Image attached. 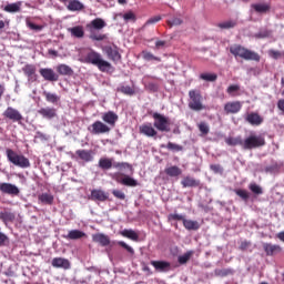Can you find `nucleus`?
I'll return each instance as SVG.
<instances>
[{
  "mask_svg": "<svg viewBox=\"0 0 284 284\" xmlns=\"http://www.w3.org/2000/svg\"><path fill=\"white\" fill-rule=\"evenodd\" d=\"M106 26L108 23L102 18L93 19L90 23L87 24L89 39H91V41H105V39H108V34L99 32Z\"/></svg>",
  "mask_w": 284,
  "mask_h": 284,
  "instance_id": "1",
  "label": "nucleus"
},
{
  "mask_svg": "<svg viewBox=\"0 0 284 284\" xmlns=\"http://www.w3.org/2000/svg\"><path fill=\"white\" fill-rule=\"evenodd\" d=\"M230 52L235 59H244V61H261V55L241 44L230 47Z\"/></svg>",
  "mask_w": 284,
  "mask_h": 284,
  "instance_id": "2",
  "label": "nucleus"
},
{
  "mask_svg": "<svg viewBox=\"0 0 284 284\" xmlns=\"http://www.w3.org/2000/svg\"><path fill=\"white\" fill-rule=\"evenodd\" d=\"M85 62L91 63L92 65H97L98 70L100 72H108L112 69V64L103 59H101V55L97 51H90L85 55Z\"/></svg>",
  "mask_w": 284,
  "mask_h": 284,
  "instance_id": "3",
  "label": "nucleus"
},
{
  "mask_svg": "<svg viewBox=\"0 0 284 284\" xmlns=\"http://www.w3.org/2000/svg\"><path fill=\"white\" fill-rule=\"evenodd\" d=\"M6 154L8 162L12 163V165L22 169L30 168V160L26 158L23 154H19L12 149H7Z\"/></svg>",
  "mask_w": 284,
  "mask_h": 284,
  "instance_id": "4",
  "label": "nucleus"
},
{
  "mask_svg": "<svg viewBox=\"0 0 284 284\" xmlns=\"http://www.w3.org/2000/svg\"><path fill=\"white\" fill-rule=\"evenodd\" d=\"M189 99L190 110H194L195 112H201V110H205V104H203V95H201V91L190 90Z\"/></svg>",
  "mask_w": 284,
  "mask_h": 284,
  "instance_id": "5",
  "label": "nucleus"
},
{
  "mask_svg": "<svg viewBox=\"0 0 284 284\" xmlns=\"http://www.w3.org/2000/svg\"><path fill=\"white\" fill-rule=\"evenodd\" d=\"M265 145V138L263 135H250L243 140L242 150H256Z\"/></svg>",
  "mask_w": 284,
  "mask_h": 284,
  "instance_id": "6",
  "label": "nucleus"
},
{
  "mask_svg": "<svg viewBox=\"0 0 284 284\" xmlns=\"http://www.w3.org/2000/svg\"><path fill=\"white\" fill-rule=\"evenodd\" d=\"M152 119L154 120L153 125L159 132H170V118L159 112H154Z\"/></svg>",
  "mask_w": 284,
  "mask_h": 284,
  "instance_id": "7",
  "label": "nucleus"
},
{
  "mask_svg": "<svg viewBox=\"0 0 284 284\" xmlns=\"http://www.w3.org/2000/svg\"><path fill=\"white\" fill-rule=\"evenodd\" d=\"M88 130L91 134H110L112 128H110L108 124L103 123L102 121H95L90 126H88Z\"/></svg>",
  "mask_w": 284,
  "mask_h": 284,
  "instance_id": "8",
  "label": "nucleus"
},
{
  "mask_svg": "<svg viewBox=\"0 0 284 284\" xmlns=\"http://www.w3.org/2000/svg\"><path fill=\"white\" fill-rule=\"evenodd\" d=\"M2 116L8 119V121H12V123H20V121H23V115H21V112L12 106H8L2 113Z\"/></svg>",
  "mask_w": 284,
  "mask_h": 284,
  "instance_id": "9",
  "label": "nucleus"
},
{
  "mask_svg": "<svg viewBox=\"0 0 284 284\" xmlns=\"http://www.w3.org/2000/svg\"><path fill=\"white\" fill-rule=\"evenodd\" d=\"M103 52L110 61H113L114 63L121 61V53L119 52V47H116V44L103 47Z\"/></svg>",
  "mask_w": 284,
  "mask_h": 284,
  "instance_id": "10",
  "label": "nucleus"
},
{
  "mask_svg": "<svg viewBox=\"0 0 284 284\" xmlns=\"http://www.w3.org/2000/svg\"><path fill=\"white\" fill-rule=\"evenodd\" d=\"M243 110L241 101H230L224 104L225 114H239Z\"/></svg>",
  "mask_w": 284,
  "mask_h": 284,
  "instance_id": "11",
  "label": "nucleus"
},
{
  "mask_svg": "<svg viewBox=\"0 0 284 284\" xmlns=\"http://www.w3.org/2000/svg\"><path fill=\"white\" fill-rule=\"evenodd\" d=\"M58 1H60V3H63L64 6L65 3H68L67 10H69L70 12H81V10L85 9V6L82 4V2L79 0H58Z\"/></svg>",
  "mask_w": 284,
  "mask_h": 284,
  "instance_id": "12",
  "label": "nucleus"
},
{
  "mask_svg": "<svg viewBox=\"0 0 284 284\" xmlns=\"http://www.w3.org/2000/svg\"><path fill=\"white\" fill-rule=\"evenodd\" d=\"M102 121L106 123L109 128H116V121H119V115L114 111H108L102 114Z\"/></svg>",
  "mask_w": 284,
  "mask_h": 284,
  "instance_id": "13",
  "label": "nucleus"
},
{
  "mask_svg": "<svg viewBox=\"0 0 284 284\" xmlns=\"http://www.w3.org/2000/svg\"><path fill=\"white\" fill-rule=\"evenodd\" d=\"M113 168L119 172L124 173V179H130V174H132V166L128 162H114Z\"/></svg>",
  "mask_w": 284,
  "mask_h": 284,
  "instance_id": "14",
  "label": "nucleus"
},
{
  "mask_svg": "<svg viewBox=\"0 0 284 284\" xmlns=\"http://www.w3.org/2000/svg\"><path fill=\"white\" fill-rule=\"evenodd\" d=\"M51 265H52V267H55L57 270H70V267L72 266L70 264V260H68L65 257H54L51 261Z\"/></svg>",
  "mask_w": 284,
  "mask_h": 284,
  "instance_id": "15",
  "label": "nucleus"
},
{
  "mask_svg": "<svg viewBox=\"0 0 284 284\" xmlns=\"http://www.w3.org/2000/svg\"><path fill=\"white\" fill-rule=\"evenodd\" d=\"M39 73L44 79V81H50V82L59 81V74H57L53 69H50V68L40 69Z\"/></svg>",
  "mask_w": 284,
  "mask_h": 284,
  "instance_id": "16",
  "label": "nucleus"
},
{
  "mask_svg": "<svg viewBox=\"0 0 284 284\" xmlns=\"http://www.w3.org/2000/svg\"><path fill=\"white\" fill-rule=\"evenodd\" d=\"M0 192L10 196H17L19 195V187L11 183H0Z\"/></svg>",
  "mask_w": 284,
  "mask_h": 284,
  "instance_id": "17",
  "label": "nucleus"
},
{
  "mask_svg": "<svg viewBox=\"0 0 284 284\" xmlns=\"http://www.w3.org/2000/svg\"><path fill=\"white\" fill-rule=\"evenodd\" d=\"M75 154L78 159L84 163H91V161H94V152L92 150H77Z\"/></svg>",
  "mask_w": 284,
  "mask_h": 284,
  "instance_id": "18",
  "label": "nucleus"
},
{
  "mask_svg": "<svg viewBox=\"0 0 284 284\" xmlns=\"http://www.w3.org/2000/svg\"><path fill=\"white\" fill-rule=\"evenodd\" d=\"M244 119L246 123H250V125H255V126L262 125L264 121L263 116H261V114H258L257 112L247 113Z\"/></svg>",
  "mask_w": 284,
  "mask_h": 284,
  "instance_id": "19",
  "label": "nucleus"
},
{
  "mask_svg": "<svg viewBox=\"0 0 284 284\" xmlns=\"http://www.w3.org/2000/svg\"><path fill=\"white\" fill-rule=\"evenodd\" d=\"M38 114L42 116V119H48L52 121V119H57V109L52 106H45L38 110Z\"/></svg>",
  "mask_w": 284,
  "mask_h": 284,
  "instance_id": "20",
  "label": "nucleus"
},
{
  "mask_svg": "<svg viewBox=\"0 0 284 284\" xmlns=\"http://www.w3.org/2000/svg\"><path fill=\"white\" fill-rule=\"evenodd\" d=\"M140 134H143L144 136H156L158 132L154 130V126H152V123H144L139 126Z\"/></svg>",
  "mask_w": 284,
  "mask_h": 284,
  "instance_id": "21",
  "label": "nucleus"
},
{
  "mask_svg": "<svg viewBox=\"0 0 284 284\" xmlns=\"http://www.w3.org/2000/svg\"><path fill=\"white\" fill-rule=\"evenodd\" d=\"M22 72L28 78V81H37V67H34V64L24 65Z\"/></svg>",
  "mask_w": 284,
  "mask_h": 284,
  "instance_id": "22",
  "label": "nucleus"
},
{
  "mask_svg": "<svg viewBox=\"0 0 284 284\" xmlns=\"http://www.w3.org/2000/svg\"><path fill=\"white\" fill-rule=\"evenodd\" d=\"M91 201H100V202H104L108 201V199H110V194L104 192L103 190H92L91 191V196H90Z\"/></svg>",
  "mask_w": 284,
  "mask_h": 284,
  "instance_id": "23",
  "label": "nucleus"
},
{
  "mask_svg": "<svg viewBox=\"0 0 284 284\" xmlns=\"http://www.w3.org/2000/svg\"><path fill=\"white\" fill-rule=\"evenodd\" d=\"M263 248L267 256H274V254H281L283 252V248L278 244L265 243L263 244Z\"/></svg>",
  "mask_w": 284,
  "mask_h": 284,
  "instance_id": "24",
  "label": "nucleus"
},
{
  "mask_svg": "<svg viewBox=\"0 0 284 284\" xmlns=\"http://www.w3.org/2000/svg\"><path fill=\"white\" fill-rule=\"evenodd\" d=\"M93 243H100L102 247L110 245V237L103 233H97L92 235Z\"/></svg>",
  "mask_w": 284,
  "mask_h": 284,
  "instance_id": "25",
  "label": "nucleus"
},
{
  "mask_svg": "<svg viewBox=\"0 0 284 284\" xmlns=\"http://www.w3.org/2000/svg\"><path fill=\"white\" fill-rule=\"evenodd\" d=\"M252 9L257 12V14H267L270 10H272V4L266 2V3H254L252 4Z\"/></svg>",
  "mask_w": 284,
  "mask_h": 284,
  "instance_id": "26",
  "label": "nucleus"
},
{
  "mask_svg": "<svg viewBox=\"0 0 284 284\" xmlns=\"http://www.w3.org/2000/svg\"><path fill=\"white\" fill-rule=\"evenodd\" d=\"M68 32H70L71 37H74L75 39H83V37H85L83 26H75L73 28H69Z\"/></svg>",
  "mask_w": 284,
  "mask_h": 284,
  "instance_id": "27",
  "label": "nucleus"
},
{
  "mask_svg": "<svg viewBox=\"0 0 284 284\" xmlns=\"http://www.w3.org/2000/svg\"><path fill=\"white\" fill-rule=\"evenodd\" d=\"M4 12H9L10 14H14L17 12H21V1L8 3L2 8Z\"/></svg>",
  "mask_w": 284,
  "mask_h": 284,
  "instance_id": "28",
  "label": "nucleus"
},
{
  "mask_svg": "<svg viewBox=\"0 0 284 284\" xmlns=\"http://www.w3.org/2000/svg\"><path fill=\"white\" fill-rule=\"evenodd\" d=\"M99 168L101 170H112V168H114V160L110 158H101L99 160Z\"/></svg>",
  "mask_w": 284,
  "mask_h": 284,
  "instance_id": "29",
  "label": "nucleus"
},
{
  "mask_svg": "<svg viewBox=\"0 0 284 284\" xmlns=\"http://www.w3.org/2000/svg\"><path fill=\"white\" fill-rule=\"evenodd\" d=\"M85 236V232L79 230H71L69 231L68 235L64 239L69 241H78L79 239H83Z\"/></svg>",
  "mask_w": 284,
  "mask_h": 284,
  "instance_id": "30",
  "label": "nucleus"
},
{
  "mask_svg": "<svg viewBox=\"0 0 284 284\" xmlns=\"http://www.w3.org/2000/svg\"><path fill=\"white\" fill-rule=\"evenodd\" d=\"M57 72L60 73L62 77H72V74H74V71L68 64H59L57 67Z\"/></svg>",
  "mask_w": 284,
  "mask_h": 284,
  "instance_id": "31",
  "label": "nucleus"
},
{
  "mask_svg": "<svg viewBox=\"0 0 284 284\" xmlns=\"http://www.w3.org/2000/svg\"><path fill=\"white\" fill-rule=\"evenodd\" d=\"M151 265L158 272H165L166 270H170V262H165V261H152Z\"/></svg>",
  "mask_w": 284,
  "mask_h": 284,
  "instance_id": "32",
  "label": "nucleus"
},
{
  "mask_svg": "<svg viewBox=\"0 0 284 284\" xmlns=\"http://www.w3.org/2000/svg\"><path fill=\"white\" fill-rule=\"evenodd\" d=\"M42 95L45 98V101L48 103H52L53 105H57L61 101V97L57 95V93H50L48 91H43Z\"/></svg>",
  "mask_w": 284,
  "mask_h": 284,
  "instance_id": "33",
  "label": "nucleus"
},
{
  "mask_svg": "<svg viewBox=\"0 0 284 284\" xmlns=\"http://www.w3.org/2000/svg\"><path fill=\"white\" fill-rule=\"evenodd\" d=\"M226 145H231L232 148H236V145H240L243 148V138L241 135L236 138L229 136L225 139Z\"/></svg>",
  "mask_w": 284,
  "mask_h": 284,
  "instance_id": "34",
  "label": "nucleus"
},
{
  "mask_svg": "<svg viewBox=\"0 0 284 284\" xmlns=\"http://www.w3.org/2000/svg\"><path fill=\"white\" fill-rule=\"evenodd\" d=\"M16 216L14 213L10 212V211H1L0 212V221H3V223H6V225H8V223H12V221H14Z\"/></svg>",
  "mask_w": 284,
  "mask_h": 284,
  "instance_id": "35",
  "label": "nucleus"
},
{
  "mask_svg": "<svg viewBox=\"0 0 284 284\" xmlns=\"http://www.w3.org/2000/svg\"><path fill=\"white\" fill-rule=\"evenodd\" d=\"M121 236H124V239H130L131 241H139V234L134 232V230H128L124 229L120 232Z\"/></svg>",
  "mask_w": 284,
  "mask_h": 284,
  "instance_id": "36",
  "label": "nucleus"
},
{
  "mask_svg": "<svg viewBox=\"0 0 284 284\" xmlns=\"http://www.w3.org/2000/svg\"><path fill=\"white\" fill-rule=\"evenodd\" d=\"M183 225H184L185 230H189V231H191V230L196 231L201 227V224H199L197 221L187 220V219L184 220Z\"/></svg>",
  "mask_w": 284,
  "mask_h": 284,
  "instance_id": "37",
  "label": "nucleus"
},
{
  "mask_svg": "<svg viewBox=\"0 0 284 284\" xmlns=\"http://www.w3.org/2000/svg\"><path fill=\"white\" fill-rule=\"evenodd\" d=\"M239 22H236V20H229V21H224V22H220L217 24V28H220L221 30H231V28H236Z\"/></svg>",
  "mask_w": 284,
  "mask_h": 284,
  "instance_id": "38",
  "label": "nucleus"
},
{
  "mask_svg": "<svg viewBox=\"0 0 284 284\" xmlns=\"http://www.w3.org/2000/svg\"><path fill=\"white\" fill-rule=\"evenodd\" d=\"M165 174L168 176H172V178H175V176H181V170L179 169V166L176 165H173V166H169L164 170Z\"/></svg>",
  "mask_w": 284,
  "mask_h": 284,
  "instance_id": "39",
  "label": "nucleus"
},
{
  "mask_svg": "<svg viewBox=\"0 0 284 284\" xmlns=\"http://www.w3.org/2000/svg\"><path fill=\"white\" fill-rule=\"evenodd\" d=\"M39 201L45 205H52V203H54V196L52 194L42 193L39 195Z\"/></svg>",
  "mask_w": 284,
  "mask_h": 284,
  "instance_id": "40",
  "label": "nucleus"
},
{
  "mask_svg": "<svg viewBox=\"0 0 284 284\" xmlns=\"http://www.w3.org/2000/svg\"><path fill=\"white\" fill-rule=\"evenodd\" d=\"M200 79L202 81H207L210 83H214L219 79V75L216 73H202L200 74Z\"/></svg>",
  "mask_w": 284,
  "mask_h": 284,
  "instance_id": "41",
  "label": "nucleus"
},
{
  "mask_svg": "<svg viewBox=\"0 0 284 284\" xmlns=\"http://www.w3.org/2000/svg\"><path fill=\"white\" fill-rule=\"evenodd\" d=\"M118 183H120V185H126V187H136V185H139V182L134 179H121Z\"/></svg>",
  "mask_w": 284,
  "mask_h": 284,
  "instance_id": "42",
  "label": "nucleus"
},
{
  "mask_svg": "<svg viewBox=\"0 0 284 284\" xmlns=\"http://www.w3.org/2000/svg\"><path fill=\"white\" fill-rule=\"evenodd\" d=\"M161 148H166V150H171V152H183V146L173 142H169L166 145L162 144Z\"/></svg>",
  "mask_w": 284,
  "mask_h": 284,
  "instance_id": "43",
  "label": "nucleus"
},
{
  "mask_svg": "<svg viewBox=\"0 0 284 284\" xmlns=\"http://www.w3.org/2000/svg\"><path fill=\"white\" fill-rule=\"evenodd\" d=\"M119 92H122V94H126L128 97H134L135 92L134 88L130 85H122L118 89Z\"/></svg>",
  "mask_w": 284,
  "mask_h": 284,
  "instance_id": "44",
  "label": "nucleus"
},
{
  "mask_svg": "<svg viewBox=\"0 0 284 284\" xmlns=\"http://www.w3.org/2000/svg\"><path fill=\"white\" fill-rule=\"evenodd\" d=\"M142 58L144 59V61H158V62H161V58L155 57L150 51H142Z\"/></svg>",
  "mask_w": 284,
  "mask_h": 284,
  "instance_id": "45",
  "label": "nucleus"
},
{
  "mask_svg": "<svg viewBox=\"0 0 284 284\" xmlns=\"http://www.w3.org/2000/svg\"><path fill=\"white\" fill-rule=\"evenodd\" d=\"M192 254H194V252L189 251L183 255H180L178 257V262L180 263V265H185V263H187V261H190V258H192Z\"/></svg>",
  "mask_w": 284,
  "mask_h": 284,
  "instance_id": "46",
  "label": "nucleus"
},
{
  "mask_svg": "<svg viewBox=\"0 0 284 284\" xmlns=\"http://www.w3.org/2000/svg\"><path fill=\"white\" fill-rule=\"evenodd\" d=\"M182 185H183V187H196L199 185V180L183 179Z\"/></svg>",
  "mask_w": 284,
  "mask_h": 284,
  "instance_id": "47",
  "label": "nucleus"
},
{
  "mask_svg": "<svg viewBox=\"0 0 284 284\" xmlns=\"http://www.w3.org/2000/svg\"><path fill=\"white\" fill-rule=\"evenodd\" d=\"M248 190H251V192H253V194H257V195L263 194V187H261V185H258L256 183H251L248 185Z\"/></svg>",
  "mask_w": 284,
  "mask_h": 284,
  "instance_id": "48",
  "label": "nucleus"
},
{
  "mask_svg": "<svg viewBox=\"0 0 284 284\" xmlns=\"http://www.w3.org/2000/svg\"><path fill=\"white\" fill-rule=\"evenodd\" d=\"M201 134H203L204 136L210 134V125H207V123L205 122H201L199 125H197Z\"/></svg>",
  "mask_w": 284,
  "mask_h": 284,
  "instance_id": "49",
  "label": "nucleus"
},
{
  "mask_svg": "<svg viewBox=\"0 0 284 284\" xmlns=\"http://www.w3.org/2000/svg\"><path fill=\"white\" fill-rule=\"evenodd\" d=\"M235 194L240 196L243 201H248L250 199V193L245 190H235Z\"/></svg>",
  "mask_w": 284,
  "mask_h": 284,
  "instance_id": "50",
  "label": "nucleus"
},
{
  "mask_svg": "<svg viewBox=\"0 0 284 284\" xmlns=\"http://www.w3.org/2000/svg\"><path fill=\"white\" fill-rule=\"evenodd\" d=\"M264 172H266V174H276V172H278V164H271L264 168Z\"/></svg>",
  "mask_w": 284,
  "mask_h": 284,
  "instance_id": "51",
  "label": "nucleus"
},
{
  "mask_svg": "<svg viewBox=\"0 0 284 284\" xmlns=\"http://www.w3.org/2000/svg\"><path fill=\"white\" fill-rule=\"evenodd\" d=\"M166 23L170 26V28H172L174 26H181L183 20L181 18H172L171 20H168Z\"/></svg>",
  "mask_w": 284,
  "mask_h": 284,
  "instance_id": "52",
  "label": "nucleus"
},
{
  "mask_svg": "<svg viewBox=\"0 0 284 284\" xmlns=\"http://www.w3.org/2000/svg\"><path fill=\"white\" fill-rule=\"evenodd\" d=\"M118 245H120L121 247L126 250V252H129V254L134 255V248L132 246L128 245V243H125L123 241H119Z\"/></svg>",
  "mask_w": 284,
  "mask_h": 284,
  "instance_id": "53",
  "label": "nucleus"
},
{
  "mask_svg": "<svg viewBox=\"0 0 284 284\" xmlns=\"http://www.w3.org/2000/svg\"><path fill=\"white\" fill-rule=\"evenodd\" d=\"M161 16H155L150 18L145 23H144V28L148 26H154V23H159V21H161Z\"/></svg>",
  "mask_w": 284,
  "mask_h": 284,
  "instance_id": "54",
  "label": "nucleus"
},
{
  "mask_svg": "<svg viewBox=\"0 0 284 284\" xmlns=\"http://www.w3.org/2000/svg\"><path fill=\"white\" fill-rule=\"evenodd\" d=\"M169 221H182L184 223L185 216L179 213H173L169 215Z\"/></svg>",
  "mask_w": 284,
  "mask_h": 284,
  "instance_id": "55",
  "label": "nucleus"
},
{
  "mask_svg": "<svg viewBox=\"0 0 284 284\" xmlns=\"http://www.w3.org/2000/svg\"><path fill=\"white\" fill-rule=\"evenodd\" d=\"M268 57H271V59H281V57H283V53H281V51H276L274 49L268 50Z\"/></svg>",
  "mask_w": 284,
  "mask_h": 284,
  "instance_id": "56",
  "label": "nucleus"
},
{
  "mask_svg": "<svg viewBox=\"0 0 284 284\" xmlns=\"http://www.w3.org/2000/svg\"><path fill=\"white\" fill-rule=\"evenodd\" d=\"M112 194H113V196H115V199H119L120 201H125V193H123V191L113 190Z\"/></svg>",
  "mask_w": 284,
  "mask_h": 284,
  "instance_id": "57",
  "label": "nucleus"
},
{
  "mask_svg": "<svg viewBox=\"0 0 284 284\" xmlns=\"http://www.w3.org/2000/svg\"><path fill=\"white\" fill-rule=\"evenodd\" d=\"M123 19L124 21H136V14H134L132 11H129L123 14Z\"/></svg>",
  "mask_w": 284,
  "mask_h": 284,
  "instance_id": "58",
  "label": "nucleus"
},
{
  "mask_svg": "<svg viewBox=\"0 0 284 284\" xmlns=\"http://www.w3.org/2000/svg\"><path fill=\"white\" fill-rule=\"evenodd\" d=\"M27 26L30 30H36V32H41V30H43V26H39L30 21L27 22Z\"/></svg>",
  "mask_w": 284,
  "mask_h": 284,
  "instance_id": "59",
  "label": "nucleus"
},
{
  "mask_svg": "<svg viewBox=\"0 0 284 284\" xmlns=\"http://www.w3.org/2000/svg\"><path fill=\"white\" fill-rule=\"evenodd\" d=\"M227 274H232V270L230 268L215 270L216 276H227Z\"/></svg>",
  "mask_w": 284,
  "mask_h": 284,
  "instance_id": "60",
  "label": "nucleus"
},
{
  "mask_svg": "<svg viewBox=\"0 0 284 284\" xmlns=\"http://www.w3.org/2000/svg\"><path fill=\"white\" fill-rule=\"evenodd\" d=\"M211 170L215 174H223V166H221V164H212Z\"/></svg>",
  "mask_w": 284,
  "mask_h": 284,
  "instance_id": "61",
  "label": "nucleus"
},
{
  "mask_svg": "<svg viewBox=\"0 0 284 284\" xmlns=\"http://www.w3.org/2000/svg\"><path fill=\"white\" fill-rule=\"evenodd\" d=\"M239 90H241V87H239V84H233L226 89V92L227 94H233V92H239Z\"/></svg>",
  "mask_w": 284,
  "mask_h": 284,
  "instance_id": "62",
  "label": "nucleus"
},
{
  "mask_svg": "<svg viewBox=\"0 0 284 284\" xmlns=\"http://www.w3.org/2000/svg\"><path fill=\"white\" fill-rule=\"evenodd\" d=\"M277 109L280 110V112H282V114H284V99H280L277 101Z\"/></svg>",
  "mask_w": 284,
  "mask_h": 284,
  "instance_id": "63",
  "label": "nucleus"
},
{
  "mask_svg": "<svg viewBox=\"0 0 284 284\" xmlns=\"http://www.w3.org/2000/svg\"><path fill=\"white\" fill-rule=\"evenodd\" d=\"M166 44V42L164 40H158L155 42V50H161V48H163Z\"/></svg>",
  "mask_w": 284,
  "mask_h": 284,
  "instance_id": "64",
  "label": "nucleus"
}]
</instances>
